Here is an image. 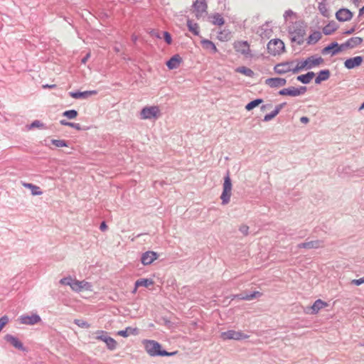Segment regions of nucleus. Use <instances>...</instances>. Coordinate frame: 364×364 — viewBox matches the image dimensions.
<instances>
[{
	"instance_id": "obj_1",
	"label": "nucleus",
	"mask_w": 364,
	"mask_h": 364,
	"mask_svg": "<svg viewBox=\"0 0 364 364\" xmlns=\"http://www.w3.org/2000/svg\"><path fill=\"white\" fill-rule=\"evenodd\" d=\"M289 33L291 40L299 45L304 43V37L306 34L305 26L301 21H296L289 27Z\"/></svg>"
},
{
	"instance_id": "obj_2",
	"label": "nucleus",
	"mask_w": 364,
	"mask_h": 364,
	"mask_svg": "<svg viewBox=\"0 0 364 364\" xmlns=\"http://www.w3.org/2000/svg\"><path fill=\"white\" fill-rule=\"evenodd\" d=\"M160 343L155 341H146L145 349L151 356H171L176 354V351L168 353L165 350H161Z\"/></svg>"
},
{
	"instance_id": "obj_3",
	"label": "nucleus",
	"mask_w": 364,
	"mask_h": 364,
	"mask_svg": "<svg viewBox=\"0 0 364 364\" xmlns=\"http://www.w3.org/2000/svg\"><path fill=\"white\" fill-rule=\"evenodd\" d=\"M232 182L230 177L229 171H228L227 175L224 178V183L223 185V193L220 196V198L222 200V204L226 205L230 200V197L232 195Z\"/></svg>"
},
{
	"instance_id": "obj_4",
	"label": "nucleus",
	"mask_w": 364,
	"mask_h": 364,
	"mask_svg": "<svg viewBox=\"0 0 364 364\" xmlns=\"http://www.w3.org/2000/svg\"><path fill=\"white\" fill-rule=\"evenodd\" d=\"M284 48V43L280 39H272L267 44L268 53L272 55L281 54Z\"/></svg>"
},
{
	"instance_id": "obj_5",
	"label": "nucleus",
	"mask_w": 364,
	"mask_h": 364,
	"mask_svg": "<svg viewBox=\"0 0 364 364\" xmlns=\"http://www.w3.org/2000/svg\"><path fill=\"white\" fill-rule=\"evenodd\" d=\"M249 336L244 333L241 331L229 330L227 331L222 332L220 334V338L224 341L226 340H235L240 341L248 338Z\"/></svg>"
},
{
	"instance_id": "obj_6",
	"label": "nucleus",
	"mask_w": 364,
	"mask_h": 364,
	"mask_svg": "<svg viewBox=\"0 0 364 364\" xmlns=\"http://www.w3.org/2000/svg\"><path fill=\"white\" fill-rule=\"evenodd\" d=\"M363 43V38L360 37H352L350 39H348L346 42L344 43H342L340 45V48L338 49H336L333 50L332 55H335L339 52H341L344 50L346 48H353L356 46H359Z\"/></svg>"
},
{
	"instance_id": "obj_7",
	"label": "nucleus",
	"mask_w": 364,
	"mask_h": 364,
	"mask_svg": "<svg viewBox=\"0 0 364 364\" xmlns=\"http://www.w3.org/2000/svg\"><path fill=\"white\" fill-rule=\"evenodd\" d=\"M193 12L199 19L207 14L208 4L206 0H196L193 4Z\"/></svg>"
},
{
	"instance_id": "obj_8",
	"label": "nucleus",
	"mask_w": 364,
	"mask_h": 364,
	"mask_svg": "<svg viewBox=\"0 0 364 364\" xmlns=\"http://www.w3.org/2000/svg\"><path fill=\"white\" fill-rule=\"evenodd\" d=\"M160 114V110L157 106L145 107L140 113L141 119H151L152 118H157Z\"/></svg>"
},
{
	"instance_id": "obj_9",
	"label": "nucleus",
	"mask_w": 364,
	"mask_h": 364,
	"mask_svg": "<svg viewBox=\"0 0 364 364\" xmlns=\"http://www.w3.org/2000/svg\"><path fill=\"white\" fill-rule=\"evenodd\" d=\"M307 90L306 87L300 86L299 87H289L284 88L279 92L280 95H289L291 97H297L304 95Z\"/></svg>"
},
{
	"instance_id": "obj_10",
	"label": "nucleus",
	"mask_w": 364,
	"mask_h": 364,
	"mask_svg": "<svg viewBox=\"0 0 364 364\" xmlns=\"http://www.w3.org/2000/svg\"><path fill=\"white\" fill-rule=\"evenodd\" d=\"M294 64V61H287V62L280 63L277 64L274 66V70L276 73H277L279 75L285 74L290 71L293 72Z\"/></svg>"
},
{
	"instance_id": "obj_11",
	"label": "nucleus",
	"mask_w": 364,
	"mask_h": 364,
	"mask_svg": "<svg viewBox=\"0 0 364 364\" xmlns=\"http://www.w3.org/2000/svg\"><path fill=\"white\" fill-rule=\"evenodd\" d=\"M235 50L245 57H250V45L247 41H237L234 43Z\"/></svg>"
},
{
	"instance_id": "obj_12",
	"label": "nucleus",
	"mask_w": 364,
	"mask_h": 364,
	"mask_svg": "<svg viewBox=\"0 0 364 364\" xmlns=\"http://www.w3.org/2000/svg\"><path fill=\"white\" fill-rule=\"evenodd\" d=\"M323 247V241L321 240H316L308 242H301L297 245L299 249H318Z\"/></svg>"
},
{
	"instance_id": "obj_13",
	"label": "nucleus",
	"mask_w": 364,
	"mask_h": 364,
	"mask_svg": "<svg viewBox=\"0 0 364 364\" xmlns=\"http://www.w3.org/2000/svg\"><path fill=\"white\" fill-rule=\"evenodd\" d=\"M4 340L9 343L12 346H14L15 348L18 349V350H22V351H26V348H24L22 342L16 337L11 335V334H6L5 336H4Z\"/></svg>"
},
{
	"instance_id": "obj_14",
	"label": "nucleus",
	"mask_w": 364,
	"mask_h": 364,
	"mask_svg": "<svg viewBox=\"0 0 364 364\" xmlns=\"http://www.w3.org/2000/svg\"><path fill=\"white\" fill-rule=\"evenodd\" d=\"M158 254L154 251H147L142 254L141 262L144 265H149L157 259Z\"/></svg>"
},
{
	"instance_id": "obj_15",
	"label": "nucleus",
	"mask_w": 364,
	"mask_h": 364,
	"mask_svg": "<svg viewBox=\"0 0 364 364\" xmlns=\"http://www.w3.org/2000/svg\"><path fill=\"white\" fill-rule=\"evenodd\" d=\"M265 84L270 87L277 88L284 86L287 84V80L282 77H271L265 80Z\"/></svg>"
},
{
	"instance_id": "obj_16",
	"label": "nucleus",
	"mask_w": 364,
	"mask_h": 364,
	"mask_svg": "<svg viewBox=\"0 0 364 364\" xmlns=\"http://www.w3.org/2000/svg\"><path fill=\"white\" fill-rule=\"evenodd\" d=\"M336 17L339 21H347L352 18L353 13L348 9H341L336 12Z\"/></svg>"
},
{
	"instance_id": "obj_17",
	"label": "nucleus",
	"mask_w": 364,
	"mask_h": 364,
	"mask_svg": "<svg viewBox=\"0 0 364 364\" xmlns=\"http://www.w3.org/2000/svg\"><path fill=\"white\" fill-rule=\"evenodd\" d=\"M91 284L85 281L74 280L71 285V289L75 291H81L83 289L90 290Z\"/></svg>"
},
{
	"instance_id": "obj_18",
	"label": "nucleus",
	"mask_w": 364,
	"mask_h": 364,
	"mask_svg": "<svg viewBox=\"0 0 364 364\" xmlns=\"http://www.w3.org/2000/svg\"><path fill=\"white\" fill-rule=\"evenodd\" d=\"M41 321V318L38 314H32L31 316H21L20 321L23 324L34 325Z\"/></svg>"
},
{
	"instance_id": "obj_19",
	"label": "nucleus",
	"mask_w": 364,
	"mask_h": 364,
	"mask_svg": "<svg viewBox=\"0 0 364 364\" xmlns=\"http://www.w3.org/2000/svg\"><path fill=\"white\" fill-rule=\"evenodd\" d=\"M363 62V57L362 56H355L354 58H350L347 59L344 62V65L348 69H353L355 68Z\"/></svg>"
},
{
	"instance_id": "obj_20",
	"label": "nucleus",
	"mask_w": 364,
	"mask_h": 364,
	"mask_svg": "<svg viewBox=\"0 0 364 364\" xmlns=\"http://www.w3.org/2000/svg\"><path fill=\"white\" fill-rule=\"evenodd\" d=\"M181 63L182 58L178 54H176L166 62V65L168 69L173 70L178 68Z\"/></svg>"
},
{
	"instance_id": "obj_21",
	"label": "nucleus",
	"mask_w": 364,
	"mask_h": 364,
	"mask_svg": "<svg viewBox=\"0 0 364 364\" xmlns=\"http://www.w3.org/2000/svg\"><path fill=\"white\" fill-rule=\"evenodd\" d=\"M96 90L85 91V92H69L70 96L75 99H86L89 97L96 95Z\"/></svg>"
},
{
	"instance_id": "obj_22",
	"label": "nucleus",
	"mask_w": 364,
	"mask_h": 364,
	"mask_svg": "<svg viewBox=\"0 0 364 364\" xmlns=\"http://www.w3.org/2000/svg\"><path fill=\"white\" fill-rule=\"evenodd\" d=\"M261 295H262L261 292L256 291L250 294L247 293H245V292H242L240 294L235 295V297H237L241 300L250 301L257 297L260 296Z\"/></svg>"
},
{
	"instance_id": "obj_23",
	"label": "nucleus",
	"mask_w": 364,
	"mask_h": 364,
	"mask_svg": "<svg viewBox=\"0 0 364 364\" xmlns=\"http://www.w3.org/2000/svg\"><path fill=\"white\" fill-rule=\"evenodd\" d=\"M328 304L326 302L322 301L321 299H317L315 301L314 304L311 306V314H317L321 309L327 306Z\"/></svg>"
},
{
	"instance_id": "obj_24",
	"label": "nucleus",
	"mask_w": 364,
	"mask_h": 364,
	"mask_svg": "<svg viewBox=\"0 0 364 364\" xmlns=\"http://www.w3.org/2000/svg\"><path fill=\"white\" fill-rule=\"evenodd\" d=\"M306 61H309L308 69H311L312 68L323 63V59L321 57H316L314 55H312L306 59Z\"/></svg>"
},
{
	"instance_id": "obj_25",
	"label": "nucleus",
	"mask_w": 364,
	"mask_h": 364,
	"mask_svg": "<svg viewBox=\"0 0 364 364\" xmlns=\"http://www.w3.org/2000/svg\"><path fill=\"white\" fill-rule=\"evenodd\" d=\"M330 71L329 70H321L318 73L317 77L315 79V83L316 84H320L322 81L327 80L330 77Z\"/></svg>"
},
{
	"instance_id": "obj_26",
	"label": "nucleus",
	"mask_w": 364,
	"mask_h": 364,
	"mask_svg": "<svg viewBox=\"0 0 364 364\" xmlns=\"http://www.w3.org/2000/svg\"><path fill=\"white\" fill-rule=\"evenodd\" d=\"M139 333V329L137 328L127 327L124 330H122L117 332L119 336L122 337H128L130 335H137Z\"/></svg>"
},
{
	"instance_id": "obj_27",
	"label": "nucleus",
	"mask_w": 364,
	"mask_h": 364,
	"mask_svg": "<svg viewBox=\"0 0 364 364\" xmlns=\"http://www.w3.org/2000/svg\"><path fill=\"white\" fill-rule=\"evenodd\" d=\"M22 185L25 188L30 189L31 191V194L33 196H41L43 194V192L41 191V188L39 186H37L33 183H26V182H23L22 183Z\"/></svg>"
},
{
	"instance_id": "obj_28",
	"label": "nucleus",
	"mask_w": 364,
	"mask_h": 364,
	"mask_svg": "<svg viewBox=\"0 0 364 364\" xmlns=\"http://www.w3.org/2000/svg\"><path fill=\"white\" fill-rule=\"evenodd\" d=\"M154 284V281L151 279H139L135 282V289L134 292L136 291V288L139 287H149Z\"/></svg>"
},
{
	"instance_id": "obj_29",
	"label": "nucleus",
	"mask_w": 364,
	"mask_h": 364,
	"mask_svg": "<svg viewBox=\"0 0 364 364\" xmlns=\"http://www.w3.org/2000/svg\"><path fill=\"white\" fill-rule=\"evenodd\" d=\"M338 28V25L335 21H331L325 26L323 28V33L326 36L332 34Z\"/></svg>"
},
{
	"instance_id": "obj_30",
	"label": "nucleus",
	"mask_w": 364,
	"mask_h": 364,
	"mask_svg": "<svg viewBox=\"0 0 364 364\" xmlns=\"http://www.w3.org/2000/svg\"><path fill=\"white\" fill-rule=\"evenodd\" d=\"M187 26L188 31L195 36H198L200 33V28L197 23H194L192 20L188 19Z\"/></svg>"
},
{
	"instance_id": "obj_31",
	"label": "nucleus",
	"mask_w": 364,
	"mask_h": 364,
	"mask_svg": "<svg viewBox=\"0 0 364 364\" xmlns=\"http://www.w3.org/2000/svg\"><path fill=\"white\" fill-rule=\"evenodd\" d=\"M201 44L203 48L211 50L213 53H215L218 52V49L215 45L210 40L203 39L201 41Z\"/></svg>"
},
{
	"instance_id": "obj_32",
	"label": "nucleus",
	"mask_w": 364,
	"mask_h": 364,
	"mask_svg": "<svg viewBox=\"0 0 364 364\" xmlns=\"http://www.w3.org/2000/svg\"><path fill=\"white\" fill-rule=\"evenodd\" d=\"M315 76V74L314 72H308L305 75H299L296 79L299 82L304 83V84H308L310 82V81L312 80V78Z\"/></svg>"
},
{
	"instance_id": "obj_33",
	"label": "nucleus",
	"mask_w": 364,
	"mask_h": 364,
	"mask_svg": "<svg viewBox=\"0 0 364 364\" xmlns=\"http://www.w3.org/2000/svg\"><path fill=\"white\" fill-rule=\"evenodd\" d=\"M210 18H212L211 22L213 25L221 26L225 23L223 17L219 13L213 14L210 16Z\"/></svg>"
},
{
	"instance_id": "obj_34",
	"label": "nucleus",
	"mask_w": 364,
	"mask_h": 364,
	"mask_svg": "<svg viewBox=\"0 0 364 364\" xmlns=\"http://www.w3.org/2000/svg\"><path fill=\"white\" fill-rule=\"evenodd\" d=\"M321 37L322 36L321 32L314 31L309 36L307 43L308 44H314L317 43L321 38Z\"/></svg>"
},
{
	"instance_id": "obj_35",
	"label": "nucleus",
	"mask_w": 364,
	"mask_h": 364,
	"mask_svg": "<svg viewBox=\"0 0 364 364\" xmlns=\"http://www.w3.org/2000/svg\"><path fill=\"white\" fill-rule=\"evenodd\" d=\"M318 9L324 17L328 18L330 16V12L324 0L318 4Z\"/></svg>"
},
{
	"instance_id": "obj_36",
	"label": "nucleus",
	"mask_w": 364,
	"mask_h": 364,
	"mask_svg": "<svg viewBox=\"0 0 364 364\" xmlns=\"http://www.w3.org/2000/svg\"><path fill=\"white\" fill-rule=\"evenodd\" d=\"M236 72L250 77H252L255 74L254 72L250 68H248L245 66L238 67L236 69Z\"/></svg>"
},
{
	"instance_id": "obj_37",
	"label": "nucleus",
	"mask_w": 364,
	"mask_h": 364,
	"mask_svg": "<svg viewBox=\"0 0 364 364\" xmlns=\"http://www.w3.org/2000/svg\"><path fill=\"white\" fill-rule=\"evenodd\" d=\"M339 48H340V45H338L336 42H333V43H331L328 46L325 47L322 50V53L323 54H327V53H332L333 50L338 49Z\"/></svg>"
},
{
	"instance_id": "obj_38",
	"label": "nucleus",
	"mask_w": 364,
	"mask_h": 364,
	"mask_svg": "<svg viewBox=\"0 0 364 364\" xmlns=\"http://www.w3.org/2000/svg\"><path fill=\"white\" fill-rule=\"evenodd\" d=\"M308 63L309 61H306V59L299 63L295 67H294L293 73H297L305 68L308 69Z\"/></svg>"
},
{
	"instance_id": "obj_39",
	"label": "nucleus",
	"mask_w": 364,
	"mask_h": 364,
	"mask_svg": "<svg viewBox=\"0 0 364 364\" xmlns=\"http://www.w3.org/2000/svg\"><path fill=\"white\" fill-rule=\"evenodd\" d=\"M262 102V99H256V100H252L250 102H249L246 105L245 108H246L247 110L250 111V110L252 109L253 108L257 107Z\"/></svg>"
},
{
	"instance_id": "obj_40",
	"label": "nucleus",
	"mask_w": 364,
	"mask_h": 364,
	"mask_svg": "<svg viewBox=\"0 0 364 364\" xmlns=\"http://www.w3.org/2000/svg\"><path fill=\"white\" fill-rule=\"evenodd\" d=\"M105 343H106L107 348L110 350H113L117 348V341L110 336Z\"/></svg>"
},
{
	"instance_id": "obj_41",
	"label": "nucleus",
	"mask_w": 364,
	"mask_h": 364,
	"mask_svg": "<svg viewBox=\"0 0 364 364\" xmlns=\"http://www.w3.org/2000/svg\"><path fill=\"white\" fill-rule=\"evenodd\" d=\"M339 171L340 176L345 177V176H353V171H351L350 168L349 166H346L342 168V171Z\"/></svg>"
},
{
	"instance_id": "obj_42",
	"label": "nucleus",
	"mask_w": 364,
	"mask_h": 364,
	"mask_svg": "<svg viewBox=\"0 0 364 364\" xmlns=\"http://www.w3.org/2000/svg\"><path fill=\"white\" fill-rule=\"evenodd\" d=\"M77 114H78L77 112L75 109L67 110L63 113V115L64 117H66L67 118H68L70 119H75L77 116Z\"/></svg>"
},
{
	"instance_id": "obj_43",
	"label": "nucleus",
	"mask_w": 364,
	"mask_h": 364,
	"mask_svg": "<svg viewBox=\"0 0 364 364\" xmlns=\"http://www.w3.org/2000/svg\"><path fill=\"white\" fill-rule=\"evenodd\" d=\"M97 334L96 338L100 341H102L103 342H105L107 339L109 338V336L107 332L104 331H98L96 333Z\"/></svg>"
},
{
	"instance_id": "obj_44",
	"label": "nucleus",
	"mask_w": 364,
	"mask_h": 364,
	"mask_svg": "<svg viewBox=\"0 0 364 364\" xmlns=\"http://www.w3.org/2000/svg\"><path fill=\"white\" fill-rule=\"evenodd\" d=\"M51 143L57 147L68 146L67 142L62 139H52Z\"/></svg>"
},
{
	"instance_id": "obj_45",
	"label": "nucleus",
	"mask_w": 364,
	"mask_h": 364,
	"mask_svg": "<svg viewBox=\"0 0 364 364\" xmlns=\"http://www.w3.org/2000/svg\"><path fill=\"white\" fill-rule=\"evenodd\" d=\"M74 323L79 327L84 328H88L90 326V325L87 322L81 319H75Z\"/></svg>"
},
{
	"instance_id": "obj_46",
	"label": "nucleus",
	"mask_w": 364,
	"mask_h": 364,
	"mask_svg": "<svg viewBox=\"0 0 364 364\" xmlns=\"http://www.w3.org/2000/svg\"><path fill=\"white\" fill-rule=\"evenodd\" d=\"M278 114L277 110H273L271 113L267 114L264 117V122H269L274 118Z\"/></svg>"
},
{
	"instance_id": "obj_47",
	"label": "nucleus",
	"mask_w": 364,
	"mask_h": 364,
	"mask_svg": "<svg viewBox=\"0 0 364 364\" xmlns=\"http://www.w3.org/2000/svg\"><path fill=\"white\" fill-rule=\"evenodd\" d=\"M60 283L63 285H69L71 287L72 284L74 283V280H73L71 277H65L60 280Z\"/></svg>"
},
{
	"instance_id": "obj_48",
	"label": "nucleus",
	"mask_w": 364,
	"mask_h": 364,
	"mask_svg": "<svg viewBox=\"0 0 364 364\" xmlns=\"http://www.w3.org/2000/svg\"><path fill=\"white\" fill-rule=\"evenodd\" d=\"M43 127L44 124L42 122H41L39 120H35L29 125V129H31L33 128H41Z\"/></svg>"
},
{
	"instance_id": "obj_49",
	"label": "nucleus",
	"mask_w": 364,
	"mask_h": 364,
	"mask_svg": "<svg viewBox=\"0 0 364 364\" xmlns=\"http://www.w3.org/2000/svg\"><path fill=\"white\" fill-rule=\"evenodd\" d=\"M164 38L167 44L170 45L172 43V38L168 32H164Z\"/></svg>"
},
{
	"instance_id": "obj_50",
	"label": "nucleus",
	"mask_w": 364,
	"mask_h": 364,
	"mask_svg": "<svg viewBox=\"0 0 364 364\" xmlns=\"http://www.w3.org/2000/svg\"><path fill=\"white\" fill-rule=\"evenodd\" d=\"M239 230L244 235H248L249 227L247 225H242L240 227Z\"/></svg>"
},
{
	"instance_id": "obj_51",
	"label": "nucleus",
	"mask_w": 364,
	"mask_h": 364,
	"mask_svg": "<svg viewBox=\"0 0 364 364\" xmlns=\"http://www.w3.org/2000/svg\"><path fill=\"white\" fill-rule=\"evenodd\" d=\"M351 284H355L356 286H359L362 284H364V277H361L360 279H353L351 281Z\"/></svg>"
},
{
	"instance_id": "obj_52",
	"label": "nucleus",
	"mask_w": 364,
	"mask_h": 364,
	"mask_svg": "<svg viewBox=\"0 0 364 364\" xmlns=\"http://www.w3.org/2000/svg\"><path fill=\"white\" fill-rule=\"evenodd\" d=\"M353 176H356L358 177L364 176V168H361L357 171H353Z\"/></svg>"
},
{
	"instance_id": "obj_53",
	"label": "nucleus",
	"mask_w": 364,
	"mask_h": 364,
	"mask_svg": "<svg viewBox=\"0 0 364 364\" xmlns=\"http://www.w3.org/2000/svg\"><path fill=\"white\" fill-rule=\"evenodd\" d=\"M68 127H73L77 130H81L82 128H81V126L80 124L78 123H73V122H70V124H68Z\"/></svg>"
},
{
	"instance_id": "obj_54",
	"label": "nucleus",
	"mask_w": 364,
	"mask_h": 364,
	"mask_svg": "<svg viewBox=\"0 0 364 364\" xmlns=\"http://www.w3.org/2000/svg\"><path fill=\"white\" fill-rule=\"evenodd\" d=\"M285 105H286V103L284 102V103L277 105L274 110H277V113L279 114L280 110L284 107Z\"/></svg>"
},
{
	"instance_id": "obj_55",
	"label": "nucleus",
	"mask_w": 364,
	"mask_h": 364,
	"mask_svg": "<svg viewBox=\"0 0 364 364\" xmlns=\"http://www.w3.org/2000/svg\"><path fill=\"white\" fill-rule=\"evenodd\" d=\"M90 53H87L86 55L82 58V60H81L82 63L85 64L86 62L87 61V60L90 58Z\"/></svg>"
},
{
	"instance_id": "obj_56",
	"label": "nucleus",
	"mask_w": 364,
	"mask_h": 364,
	"mask_svg": "<svg viewBox=\"0 0 364 364\" xmlns=\"http://www.w3.org/2000/svg\"><path fill=\"white\" fill-rule=\"evenodd\" d=\"M100 229L101 231H105L107 229V225L105 222H102L100 225Z\"/></svg>"
},
{
	"instance_id": "obj_57",
	"label": "nucleus",
	"mask_w": 364,
	"mask_h": 364,
	"mask_svg": "<svg viewBox=\"0 0 364 364\" xmlns=\"http://www.w3.org/2000/svg\"><path fill=\"white\" fill-rule=\"evenodd\" d=\"M300 122L304 124H307L309 122V119L307 117H301Z\"/></svg>"
},
{
	"instance_id": "obj_58",
	"label": "nucleus",
	"mask_w": 364,
	"mask_h": 364,
	"mask_svg": "<svg viewBox=\"0 0 364 364\" xmlns=\"http://www.w3.org/2000/svg\"><path fill=\"white\" fill-rule=\"evenodd\" d=\"M292 14H293V11L291 10H288V11H285L284 16V18H287V16H289Z\"/></svg>"
},
{
	"instance_id": "obj_59",
	"label": "nucleus",
	"mask_w": 364,
	"mask_h": 364,
	"mask_svg": "<svg viewBox=\"0 0 364 364\" xmlns=\"http://www.w3.org/2000/svg\"><path fill=\"white\" fill-rule=\"evenodd\" d=\"M354 31H355V28H352L350 30L345 31L344 34L350 35V34H352Z\"/></svg>"
},
{
	"instance_id": "obj_60",
	"label": "nucleus",
	"mask_w": 364,
	"mask_h": 364,
	"mask_svg": "<svg viewBox=\"0 0 364 364\" xmlns=\"http://www.w3.org/2000/svg\"><path fill=\"white\" fill-rule=\"evenodd\" d=\"M60 124L62 125H64V126H68V124H70V122H67L66 120L65 119H62L60 121Z\"/></svg>"
},
{
	"instance_id": "obj_61",
	"label": "nucleus",
	"mask_w": 364,
	"mask_h": 364,
	"mask_svg": "<svg viewBox=\"0 0 364 364\" xmlns=\"http://www.w3.org/2000/svg\"><path fill=\"white\" fill-rule=\"evenodd\" d=\"M55 86H56L55 85H43V88H53Z\"/></svg>"
},
{
	"instance_id": "obj_62",
	"label": "nucleus",
	"mask_w": 364,
	"mask_h": 364,
	"mask_svg": "<svg viewBox=\"0 0 364 364\" xmlns=\"http://www.w3.org/2000/svg\"><path fill=\"white\" fill-rule=\"evenodd\" d=\"M364 14V6L359 10V16Z\"/></svg>"
},
{
	"instance_id": "obj_63",
	"label": "nucleus",
	"mask_w": 364,
	"mask_h": 364,
	"mask_svg": "<svg viewBox=\"0 0 364 364\" xmlns=\"http://www.w3.org/2000/svg\"><path fill=\"white\" fill-rule=\"evenodd\" d=\"M364 109V102L360 107V109Z\"/></svg>"
},
{
	"instance_id": "obj_64",
	"label": "nucleus",
	"mask_w": 364,
	"mask_h": 364,
	"mask_svg": "<svg viewBox=\"0 0 364 364\" xmlns=\"http://www.w3.org/2000/svg\"><path fill=\"white\" fill-rule=\"evenodd\" d=\"M156 36L158 38H160L161 36L159 35V34H156Z\"/></svg>"
}]
</instances>
